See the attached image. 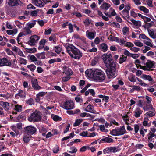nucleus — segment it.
Here are the masks:
<instances>
[{
  "mask_svg": "<svg viewBox=\"0 0 156 156\" xmlns=\"http://www.w3.org/2000/svg\"><path fill=\"white\" fill-rule=\"evenodd\" d=\"M138 9L141 11H143L145 13H148L149 12V10L144 6H140Z\"/></svg>",
  "mask_w": 156,
  "mask_h": 156,
  "instance_id": "35",
  "label": "nucleus"
},
{
  "mask_svg": "<svg viewBox=\"0 0 156 156\" xmlns=\"http://www.w3.org/2000/svg\"><path fill=\"white\" fill-rule=\"evenodd\" d=\"M46 92H39L37 95V97H43L46 94Z\"/></svg>",
  "mask_w": 156,
  "mask_h": 156,
  "instance_id": "63",
  "label": "nucleus"
},
{
  "mask_svg": "<svg viewBox=\"0 0 156 156\" xmlns=\"http://www.w3.org/2000/svg\"><path fill=\"white\" fill-rule=\"evenodd\" d=\"M121 16H127V19H129V12L128 11H124L122 10L121 12Z\"/></svg>",
  "mask_w": 156,
  "mask_h": 156,
  "instance_id": "46",
  "label": "nucleus"
},
{
  "mask_svg": "<svg viewBox=\"0 0 156 156\" xmlns=\"http://www.w3.org/2000/svg\"><path fill=\"white\" fill-rule=\"evenodd\" d=\"M130 49L133 52H137L140 50V49L137 47H133L130 48Z\"/></svg>",
  "mask_w": 156,
  "mask_h": 156,
  "instance_id": "62",
  "label": "nucleus"
},
{
  "mask_svg": "<svg viewBox=\"0 0 156 156\" xmlns=\"http://www.w3.org/2000/svg\"><path fill=\"white\" fill-rule=\"evenodd\" d=\"M52 31V29L51 28H49L47 30L46 29L45 30V32H44V34L45 35H48L51 34Z\"/></svg>",
  "mask_w": 156,
  "mask_h": 156,
  "instance_id": "64",
  "label": "nucleus"
},
{
  "mask_svg": "<svg viewBox=\"0 0 156 156\" xmlns=\"http://www.w3.org/2000/svg\"><path fill=\"white\" fill-rule=\"evenodd\" d=\"M146 114L150 117H152L155 115V114L154 112H151V111L148 112L146 113Z\"/></svg>",
  "mask_w": 156,
  "mask_h": 156,
  "instance_id": "59",
  "label": "nucleus"
},
{
  "mask_svg": "<svg viewBox=\"0 0 156 156\" xmlns=\"http://www.w3.org/2000/svg\"><path fill=\"white\" fill-rule=\"evenodd\" d=\"M33 111V110L32 109H28L25 110L23 112L26 115H27V116L29 117L30 116L29 114H31V113H32Z\"/></svg>",
  "mask_w": 156,
  "mask_h": 156,
  "instance_id": "45",
  "label": "nucleus"
},
{
  "mask_svg": "<svg viewBox=\"0 0 156 156\" xmlns=\"http://www.w3.org/2000/svg\"><path fill=\"white\" fill-rule=\"evenodd\" d=\"M83 121L82 119H79L75 120V122L73 124V126H77L79 125Z\"/></svg>",
  "mask_w": 156,
  "mask_h": 156,
  "instance_id": "32",
  "label": "nucleus"
},
{
  "mask_svg": "<svg viewBox=\"0 0 156 156\" xmlns=\"http://www.w3.org/2000/svg\"><path fill=\"white\" fill-rule=\"evenodd\" d=\"M129 28L126 26L124 27L122 29L123 34L125 35L127 32L129 31Z\"/></svg>",
  "mask_w": 156,
  "mask_h": 156,
  "instance_id": "50",
  "label": "nucleus"
},
{
  "mask_svg": "<svg viewBox=\"0 0 156 156\" xmlns=\"http://www.w3.org/2000/svg\"><path fill=\"white\" fill-rule=\"evenodd\" d=\"M30 136L27 134L23 136V140L24 143H27L30 140Z\"/></svg>",
  "mask_w": 156,
  "mask_h": 156,
  "instance_id": "27",
  "label": "nucleus"
},
{
  "mask_svg": "<svg viewBox=\"0 0 156 156\" xmlns=\"http://www.w3.org/2000/svg\"><path fill=\"white\" fill-rule=\"evenodd\" d=\"M106 66L107 68L106 72L109 79L115 77L117 74L115 73L116 64L113 59H108L107 62H105Z\"/></svg>",
  "mask_w": 156,
  "mask_h": 156,
  "instance_id": "2",
  "label": "nucleus"
},
{
  "mask_svg": "<svg viewBox=\"0 0 156 156\" xmlns=\"http://www.w3.org/2000/svg\"><path fill=\"white\" fill-rule=\"evenodd\" d=\"M0 105L2 106L6 111L8 110L9 109V105L7 102L0 101Z\"/></svg>",
  "mask_w": 156,
  "mask_h": 156,
  "instance_id": "21",
  "label": "nucleus"
},
{
  "mask_svg": "<svg viewBox=\"0 0 156 156\" xmlns=\"http://www.w3.org/2000/svg\"><path fill=\"white\" fill-rule=\"evenodd\" d=\"M136 76L133 74L129 76L128 77L129 80L132 82H135L136 81Z\"/></svg>",
  "mask_w": 156,
  "mask_h": 156,
  "instance_id": "34",
  "label": "nucleus"
},
{
  "mask_svg": "<svg viewBox=\"0 0 156 156\" xmlns=\"http://www.w3.org/2000/svg\"><path fill=\"white\" fill-rule=\"evenodd\" d=\"M86 76L92 78L95 81L99 82H103L106 78L104 72L99 69L92 68L87 69L85 72Z\"/></svg>",
  "mask_w": 156,
  "mask_h": 156,
  "instance_id": "1",
  "label": "nucleus"
},
{
  "mask_svg": "<svg viewBox=\"0 0 156 156\" xmlns=\"http://www.w3.org/2000/svg\"><path fill=\"white\" fill-rule=\"evenodd\" d=\"M127 59V56H124L123 55H122L120 57L119 60V62L120 64H122L125 62Z\"/></svg>",
  "mask_w": 156,
  "mask_h": 156,
  "instance_id": "33",
  "label": "nucleus"
},
{
  "mask_svg": "<svg viewBox=\"0 0 156 156\" xmlns=\"http://www.w3.org/2000/svg\"><path fill=\"white\" fill-rule=\"evenodd\" d=\"M40 37L36 35H34L31 36L28 44L31 46H34L35 45V43L39 40Z\"/></svg>",
  "mask_w": 156,
  "mask_h": 156,
  "instance_id": "11",
  "label": "nucleus"
},
{
  "mask_svg": "<svg viewBox=\"0 0 156 156\" xmlns=\"http://www.w3.org/2000/svg\"><path fill=\"white\" fill-rule=\"evenodd\" d=\"M149 119L147 118H145L143 122V126H145L150 127V124L148 123V121Z\"/></svg>",
  "mask_w": 156,
  "mask_h": 156,
  "instance_id": "37",
  "label": "nucleus"
},
{
  "mask_svg": "<svg viewBox=\"0 0 156 156\" xmlns=\"http://www.w3.org/2000/svg\"><path fill=\"white\" fill-rule=\"evenodd\" d=\"M75 99L77 102L82 103L83 100L79 96H77L75 98Z\"/></svg>",
  "mask_w": 156,
  "mask_h": 156,
  "instance_id": "55",
  "label": "nucleus"
},
{
  "mask_svg": "<svg viewBox=\"0 0 156 156\" xmlns=\"http://www.w3.org/2000/svg\"><path fill=\"white\" fill-rule=\"evenodd\" d=\"M126 130L124 126L120 127H117L113 129L110 132V134L114 136L123 135L126 133Z\"/></svg>",
  "mask_w": 156,
  "mask_h": 156,
  "instance_id": "5",
  "label": "nucleus"
},
{
  "mask_svg": "<svg viewBox=\"0 0 156 156\" xmlns=\"http://www.w3.org/2000/svg\"><path fill=\"white\" fill-rule=\"evenodd\" d=\"M11 62L12 61L9 60L5 57L2 59L0 58V66H6L11 67L12 65Z\"/></svg>",
  "mask_w": 156,
  "mask_h": 156,
  "instance_id": "8",
  "label": "nucleus"
},
{
  "mask_svg": "<svg viewBox=\"0 0 156 156\" xmlns=\"http://www.w3.org/2000/svg\"><path fill=\"white\" fill-rule=\"evenodd\" d=\"M20 64H21L26 65L27 63V61L24 58H20Z\"/></svg>",
  "mask_w": 156,
  "mask_h": 156,
  "instance_id": "57",
  "label": "nucleus"
},
{
  "mask_svg": "<svg viewBox=\"0 0 156 156\" xmlns=\"http://www.w3.org/2000/svg\"><path fill=\"white\" fill-rule=\"evenodd\" d=\"M110 6V4L106 2H104L101 5L100 8L102 9L107 10Z\"/></svg>",
  "mask_w": 156,
  "mask_h": 156,
  "instance_id": "25",
  "label": "nucleus"
},
{
  "mask_svg": "<svg viewBox=\"0 0 156 156\" xmlns=\"http://www.w3.org/2000/svg\"><path fill=\"white\" fill-rule=\"evenodd\" d=\"M77 150L75 147H70L69 149L67 150V151L69 153H73L76 152Z\"/></svg>",
  "mask_w": 156,
  "mask_h": 156,
  "instance_id": "39",
  "label": "nucleus"
},
{
  "mask_svg": "<svg viewBox=\"0 0 156 156\" xmlns=\"http://www.w3.org/2000/svg\"><path fill=\"white\" fill-rule=\"evenodd\" d=\"M55 51L57 54H59L61 51V48L59 46L55 47Z\"/></svg>",
  "mask_w": 156,
  "mask_h": 156,
  "instance_id": "54",
  "label": "nucleus"
},
{
  "mask_svg": "<svg viewBox=\"0 0 156 156\" xmlns=\"http://www.w3.org/2000/svg\"><path fill=\"white\" fill-rule=\"evenodd\" d=\"M148 139L149 140L151 139L152 138L155 136L156 137V135L154 133H153L151 131H150L148 135Z\"/></svg>",
  "mask_w": 156,
  "mask_h": 156,
  "instance_id": "51",
  "label": "nucleus"
},
{
  "mask_svg": "<svg viewBox=\"0 0 156 156\" xmlns=\"http://www.w3.org/2000/svg\"><path fill=\"white\" fill-rule=\"evenodd\" d=\"M71 77L70 76H66L63 77L62 78V81L64 82H66L68 81L70 79Z\"/></svg>",
  "mask_w": 156,
  "mask_h": 156,
  "instance_id": "61",
  "label": "nucleus"
},
{
  "mask_svg": "<svg viewBox=\"0 0 156 156\" xmlns=\"http://www.w3.org/2000/svg\"><path fill=\"white\" fill-rule=\"evenodd\" d=\"M25 102L27 105H34L35 103L34 100L31 98H30L29 99L26 100Z\"/></svg>",
  "mask_w": 156,
  "mask_h": 156,
  "instance_id": "30",
  "label": "nucleus"
},
{
  "mask_svg": "<svg viewBox=\"0 0 156 156\" xmlns=\"http://www.w3.org/2000/svg\"><path fill=\"white\" fill-rule=\"evenodd\" d=\"M80 135L83 136H88V132L87 131H83L81 133H80Z\"/></svg>",
  "mask_w": 156,
  "mask_h": 156,
  "instance_id": "60",
  "label": "nucleus"
},
{
  "mask_svg": "<svg viewBox=\"0 0 156 156\" xmlns=\"http://www.w3.org/2000/svg\"><path fill=\"white\" fill-rule=\"evenodd\" d=\"M137 68H140V69H143L145 71H146V70L150 71V70H153V69L150 70L149 69H147V67H146L145 66H142L140 65H139L138 66H137Z\"/></svg>",
  "mask_w": 156,
  "mask_h": 156,
  "instance_id": "47",
  "label": "nucleus"
},
{
  "mask_svg": "<svg viewBox=\"0 0 156 156\" xmlns=\"http://www.w3.org/2000/svg\"><path fill=\"white\" fill-rule=\"evenodd\" d=\"M66 50L70 56L75 59H79L82 56V54L79 50L73 44H68Z\"/></svg>",
  "mask_w": 156,
  "mask_h": 156,
  "instance_id": "3",
  "label": "nucleus"
},
{
  "mask_svg": "<svg viewBox=\"0 0 156 156\" xmlns=\"http://www.w3.org/2000/svg\"><path fill=\"white\" fill-rule=\"evenodd\" d=\"M14 109L16 112H12V114H17V112H22V106L21 105L17 104L15 105Z\"/></svg>",
  "mask_w": 156,
  "mask_h": 156,
  "instance_id": "14",
  "label": "nucleus"
},
{
  "mask_svg": "<svg viewBox=\"0 0 156 156\" xmlns=\"http://www.w3.org/2000/svg\"><path fill=\"white\" fill-rule=\"evenodd\" d=\"M136 79H137V80L139 81V82L140 83H139V84L140 85L142 86H144V87H147L148 86V84H146L145 83H144L143 81L141 80L140 79L138 78V77H136Z\"/></svg>",
  "mask_w": 156,
  "mask_h": 156,
  "instance_id": "43",
  "label": "nucleus"
},
{
  "mask_svg": "<svg viewBox=\"0 0 156 156\" xmlns=\"http://www.w3.org/2000/svg\"><path fill=\"white\" fill-rule=\"evenodd\" d=\"M92 21L91 20H89V18H87L83 21V23L85 27H88Z\"/></svg>",
  "mask_w": 156,
  "mask_h": 156,
  "instance_id": "40",
  "label": "nucleus"
},
{
  "mask_svg": "<svg viewBox=\"0 0 156 156\" xmlns=\"http://www.w3.org/2000/svg\"><path fill=\"white\" fill-rule=\"evenodd\" d=\"M52 117L53 120L55 121H61L62 119L61 117L57 115H53V116H52Z\"/></svg>",
  "mask_w": 156,
  "mask_h": 156,
  "instance_id": "42",
  "label": "nucleus"
},
{
  "mask_svg": "<svg viewBox=\"0 0 156 156\" xmlns=\"http://www.w3.org/2000/svg\"><path fill=\"white\" fill-rule=\"evenodd\" d=\"M29 57H30V59L33 62L37 61V58L34 55H28V58H29Z\"/></svg>",
  "mask_w": 156,
  "mask_h": 156,
  "instance_id": "44",
  "label": "nucleus"
},
{
  "mask_svg": "<svg viewBox=\"0 0 156 156\" xmlns=\"http://www.w3.org/2000/svg\"><path fill=\"white\" fill-rule=\"evenodd\" d=\"M45 52L44 51L41 53H38L35 55L39 59H43L45 58Z\"/></svg>",
  "mask_w": 156,
  "mask_h": 156,
  "instance_id": "26",
  "label": "nucleus"
},
{
  "mask_svg": "<svg viewBox=\"0 0 156 156\" xmlns=\"http://www.w3.org/2000/svg\"><path fill=\"white\" fill-rule=\"evenodd\" d=\"M36 3V5L40 7H43L44 5V4L42 2L41 0H37Z\"/></svg>",
  "mask_w": 156,
  "mask_h": 156,
  "instance_id": "36",
  "label": "nucleus"
},
{
  "mask_svg": "<svg viewBox=\"0 0 156 156\" xmlns=\"http://www.w3.org/2000/svg\"><path fill=\"white\" fill-rule=\"evenodd\" d=\"M143 111L141 110L139 108H136L135 111L134 116L136 118H139L140 117V115L142 114Z\"/></svg>",
  "mask_w": 156,
  "mask_h": 156,
  "instance_id": "17",
  "label": "nucleus"
},
{
  "mask_svg": "<svg viewBox=\"0 0 156 156\" xmlns=\"http://www.w3.org/2000/svg\"><path fill=\"white\" fill-rule=\"evenodd\" d=\"M24 131L25 133L31 136L36 133L37 129L34 126L30 125L25 127L24 128Z\"/></svg>",
  "mask_w": 156,
  "mask_h": 156,
  "instance_id": "6",
  "label": "nucleus"
},
{
  "mask_svg": "<svg viewBox=\"0 0 156 156\" xmlns=\"http://www.w3.org/2000/svg\"><path fill=\"white\" fill-rule=\"evenodd\" d=\"M41 119V113L39 111L36 110L31 113L30 116L28 118V120L30 122H36L40 121Z\"/></svg>",
  "mask_w": 156,
  "mask_h": 156,
  "instance_id": "4",
  "label": "nucleus"
},
{
  "mask_svg": "<svg viewBox=\"0 0 156 156\" xmlns=\"http://www.w3.org/2000/svg\"><path fill=\"white\" fill-rule=\"evenodd\" d=\"M155 62L154 61H151L150 60H148L144 64L147 69H150L153 67Z\"/></svg>",
  "mask_w": 156,
  "mask_h": 156,
  "instance_id": "15",
  "label": "nucleus"
},
{
  "mask_svg": "<svg viewBox=\"0 0 156 156\" xmlns=\"http://www.w3.org/2000/svg\"><path fill=\"white\" fill-rule=\"evenodd\" d=\"M103 137L102 139L98 141L99 144L103 142L111 143L114 141V140L110 138L104 136Z\"/></svg>",
  "mask_w": 156,
  "mask_h": 156,
  "instance_id": "13",
  "label": "nucleus"
},
{
  "mask_svg": "<svg viewBox=\"0 0 156 156\" xmlns=\"http://www.w3.org/2000/svg\"><path fill=\"white\" fill-rule=\"evenodd\" d=\"M148 32L149 35L153 38L155 39L156 38V37L154 36V31H152L150 30H148Z\"/></svg>",
  "mask_w": 156,
  "mask_h": 156,
  "instance_id": "48",
  "label": "nucleus"
},
{
  "mask_svg": "<svg viewBox=\"0 0 156 156\" xmlns=\"http://www.w3.org/2000/svg\"><path fill=\"white\" fill-rule=\"evenodd\" d=\"M87 108L89 110V112L94 114H98V113L94 109V107L93 106L89 104L87 107Z\"/></svg>",
  "mask_w": 156,
  "mask_h": 156,
  "instance_id": "24",
  "label": "nucleus"
},
{
  "mask_svg": "<svg viewBox=\"0 0 156 156\" xmlns=\"http://www.w3.org/2000/svg\"><path fill=\"white\" fill-rule=\"evenodd\" d=\"M130 21L132 22L133 24L136 26L140 27L141 26V22L140 21H136L133 19H130Z\"/></svg>",
  "mask_w": 156,
  "mask_h": 156,
  "instance_id": "28",
  "label": "nucleus"
},
{
  "mask_svg": "<svg viewBox=\"0 0 156 156\" xmlns=\"http://www.w3.org/2000/svg\"><path fill=\"white\" fill-rule=\"evenodd\" d=\"M119 147H108L103 150V153L104 154L107 153H115L119 151L120 149L119 148Z\"/></svg>",
  "mask_w": 156,
  "mask_h": 156,
  "instance_id": "10",
  "label": "nucleus"
},
{
  "mask_svg": "<svg viewBox=\"0 0 156 156\" xmlns=\"http://www.w3.org/2000/svg\"><path fill=\"white\" fill-rule=\"evenodd\" d=\"M27 67L31 71L34 72L36 69V66L33 64H32L27 66Z\"/></svg>",
  "mask_w": 156,
  "mask_h": 156,
  "instance_id": "41",
  "label": "nucleus"
},
{
  "mask_svg": "<svg viewBox=\"0 0 156 156\" xmlns=\"http://www.w3.org/2000/svg\"><path fill=\"white\" fill-rule=\"evenodd\" d=\"M25 49L27 52L30 53H34L37 51L36 48H25Z\"/></svg>",
  "mask_w": 156,
  "mask_h": 156,
  "instance_id": "29",
  "label": "nucleus"
},
{
  "mask_svg": "<svg viewBox=\"0 0 156 156\" xmlns=\"http://www.w3.org/2000/svg\"><path fill=\"white\" fill-rule=\"evenodd\" d=\"M130 87L133 88L134 91L136 90L137 91H139L141 89L140 87L136 85L130 86Z\"/></svg>",
  "mask_w": 156,
  "mask_h": 156,
  "instance_id": "53",
  "label": "nucleus"
},
{
  "mask_svg": "<svg viewBox=\"0 0 156 156\" xmlns=\"http://www.w3.org/2000/svg\"><path fill=\"white\" fill-rule=\"evenodd\" d=\"M101 58L102 59L105 61V62H106V60L108 59H111L112 58V54L111 53L108 54H103L101 56Z\"/></svg>",
  "mask_w": 156,
  "mask_h": 156,
  "instance_id": "19",
  "label": "nucleus"
},
{
  "mask_svg": "<svg viewBox=\"0 0 156 156\" xmlns=\"http://www.w3.org/2000/svg\"><path fill=\"white\" fill-rule=\"evenodd\" d=\"M63 70L62 73L64 74L65 73L67 76L72 75L73 73L71 69L66 66L63 67Z\"/></svg>",
  "mask_w": 156,
  "mask_h": 156,
  "instance_id": "12",
  "label": "nucleus"
},
{
  "mask_svg": "<svg viewBox=\"0 0 156 156\" xmlns=\"http://www.w3.org/2000/svg\"><path fill=\"white\" fill-rule=\"evenodd\" d=\"M143 108L144 111H149L150 110L155 111V109L153 107L152 105L151 104L148 105L146 104L143 107Z\"/></svg>",
  "mask_w": 156,
  "mask_h": 156,
  "instance_id": "22",
  "label": "nucleus"
},
{
  "mask_svg": "<svg viewBox=\"0 0 156 156\" xmlns=\"http://www.w3.org/2000/svg\"><path fill=\"white\" fill-rule=\"evenodd\" d=\"M108 48V47L106 44L102 43L99 46V48L102 51L106 52Z\"/></svg>",
  "mask_w": 156,
  "mask_h": 156,
  "instance_id": "20",
  "label": "nucleus"
},
{
  "mask_svg": "<svg viewBox=\"0 0 156 156\" xmlns=\"http://www.w3.org/2000/svg\"><path fill=\"white\" fill-rule=\"evenodd\" d=\"M20 1V0H9L8 4L11 6H17L19 5V2Z\"/></svg>",
  "mask_w": 156,
  "mask_h": 156,
  "instance_id": "18",
  "label": "nucleus"
},
{
  "mask_svg": "<svg viewBox=\"0 0 156 156\" xmlns=\"http://www.w3.org/2000/svg\"><path fill=\"white\" fill-rule=\"evenodd\" d=\"M31 82L32 87L34 90H37L41 89V87L38 85L37 79L32 77L31 79Z\"/></svg>",
  "mask_w": 156,
  "mask_h": 156,
  "instance_id": "9",
  "label": "nucleus"
},
{
  "mask_svg": "<svg viewBox=\"0 0 156 156\" xmlns=\"http://www.w3.org/2000/svg\"><path fill=\"white\" fill-rule=\"evenodd\" d=\"M27 115H26L23 112L21 113L20 115L17 117L18 120H24L26 119V118Z\"/></svg>",
  "mask_w": 156,
  "mask_h": 156,
  "instance_id": "31",
  "label": "nucleus"
},
{
  "mask_svg": "<svg viewBox=\"0 0 156 156\" xmlns=\"http://www.w3.org/2000/svg\"><path fill=\"white\" fill-rule=\"evenodd\" d=\"M23 29V31L22 32L23 34H27V35L31 33V30L28 28L25 27Z\"/></svg>",
  "mask_w": 156,
  "mask_h": 156,
  "instance_id": "38",
  "label": "nucleus"
},
{
  "mask_svg": "<svg viewBox=\"0 0 156 156\" xmlns=\"http://www.w3.org/2000/svg\"><path fill=\"white\" fill-rule=\"evenodd\" d=\"M96 35V32L94 33L89 32L88 30H87L86 32V36L90 39L92 40L94 39Z\"/></svg>",
  "mask_w": 156,
  "mask_h": 156,
  "instance_id": "16",
  "label": "nucleus"
},
{
  "mask_svg": "<svg viewBox=\"0 0 156 156\" xmlns=\"http://www.w3.org/2000/svg\"><path fill=\"white\" fill-rule=\"evenodd\" d=\"M126 46L132 48L134 46V44L131 42H127L125 45Z\"/></svg>",
  "mask_w": 156,
  "mask_h": 156,
  "instance_id": "58",
  "label": "nucleus"
},
{
  "mask_svg": "<svg viewBox=\"0 0 156 156\" xmlns=\"http://www.w3.org/2000/svg\"><path fill=\"white\" fill-rule=\"evenodd\" d=\"M141 78L144 80H147L150 82H153L154 81L153 79L149 75L143 74L141 76Z\"/></svg>",
  "mask_w": 156,
  "mask_h": 156,
  "instance_id": "23",
  "label": "nucleus"
},
{
  "mask_svg": "<svg viewBox=\"0 0 156 156\" xmlns=\"http://www.w3.org/2000/svg\"><path fill=\"white\" fill-rule=\"evenodd\" d=\"M74 103L71 100H68L65 102L62 106L64 109L71 110L73 108Z\"/></svg>",
  "mask_w": 156,
  "mask_h": 156,
  "instance_id": "7",
  "label": "nucleus"
},
{
  "mask_svg": "<svg viewBox=\"0 0 156 156\" xmlns=\"http://www.w3.org/2000/svg\"><path fill=\"white\" fill-rule=\"evenodd\" d=\"M36 20H33L31 23H28V26L30 28H32L36 24Z\"/></svg>",
  "mask_w": 156,
  "mask_h": 156,
  "instance_id": "56",
  "label": "nucleus"
},
{
  "mask_svg": "<svg viewBox=\"0 0 156 156\" xmlns=\"http://www.w3.org/2000/svg\"><path fill=\"white\" fill-rule=\"evenodd\" d=\"M25 93L24 92H23L22 90H21L18 94H16V95H18L21 98H23L25 97Z\"/></svg>",
  "mask_w": 156,
  "mask_h": 156,
  "instance_id": "49",
  "label": "nucleus"
},
{
  "mask_svg": "<svg viewBox=\"0 0 156 156\" xmlns=\"http://www.w3.org/2000/svg\"><path fill=\"white\" fill-rule=\"evenodd\" d=\"M39 10L37 9L35 10L32 11L31 13V15L32 16H37L38 12Z\"/></svg>",
  "mask_w": 156,
  "mask_h": 156,
  "instance_id": "52",
  "label": "nucleus"
}]
</instances>
